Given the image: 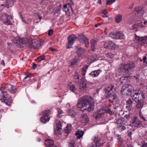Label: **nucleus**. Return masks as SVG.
<instances>
[{"label": "nucleus", "mask_w": 147, "mask_h": 147, "mask_svg": "<svg viewBox=\"0 0 147 147\" xmlns=\"http://www.w3.org/2000/svg\"><path fill=\"white\" fill-rule=\"evenodd\" d=\"M70 89L71 91L74 92L76 90V88L75 86L73 84H71L69 86Z\"/></svg>", "instance_id": "nucleus-42"}, {"label": "nucleus", "mask_w": 147, "mask_h": 147, "mask_svg": "<svg viewBox=\"0 0 147 147\" xmlns=\"http://www.w3.org/2000/svg\"><path fill=\"white\" fill-rule=\"evenodd\" d=\"M56 126L57 127V129L58 130L60 131V130H61L62 127L61 122H59L57 124Z\"/></svg>", "instance_id": "nucleus-41"}, {"label": "nucleus", "mask_w": 147, "mask_h": 147, "mask_svg": "<svg viewBox=\"0 0 147 147\" xmlns=\"http://www.w3.org/2000/svg\"><path fill=\"white\" fill-rule=\"evenodd\" d=\"M104 47L111 49H115L118 47L117 45L111 41L106 42L104 44Z\"/></svg>", "instance_id": "nucleus-13"}, {"label": "nucleus", "mask_w": 147, "mask_h": 147, "mask_svg": "<svg viewBox=\"0 0 147 147\" xmlns=\"http://www.w3.org/2000/svg\"><path fill=\"white\" fill-rule=\"evenodd\" d=\"M83 111L87 110L90 111H93L94 103L93 98L90 96H86L83 98Z\"/></svg>", "instance_id": "nucleus-2"}, {"label": "nucleus", "mask_w": 147, "mask_h": 147, "mask_svg": "<svg viewBox=\"0 0 147 147\" xmlns=\"http://www.w3.org/2000/svg\"><path fill=\"white\" fill-rule=\"evenodd\" d=\"M142 22H140L134 24L133 26V28L134 29L137 28L139 29L140 28H142L144 27V26L142 24Z\"/></svg>", "instance_id": "nucleus-26"}, {"label": "nucleus", "mask_w": 147, "mask_h": 147, "mask_svg": "<svg viewBox=\"0 0 147 147\" xmlns=\"http://www.w3.org/2000/svg\"><path fill=\"white\" fill-rule=\"evenodd\" d=\"M102 13L104 15H106L107 13V12L106 10H104L102 11Z\"/></svg>", "instance_id": "nucleus-60"}, {"label": "nucleus", "mask_w": 147, "mask_h": 147, "mask_svg": "<svg viewBox=\"0 0 147 147\" xmlns=\"http://www.w3.org/2000/svg\"><path fill=\"white\" fill-rule=\"evenodd\" d=\"M84 121V122H83V123H87L89 121L88 117L86 115H83V121Z\"/></svg>", "instance_id": "nucleus-39"}, {"label": "nucleus", "mask_w": 147, "mask_h": 147, "mask_svg": "<svg viewBox=\"0 0 147 147\" xmlns=\"http://www.w3.org/2000/svg\"><path fill=\"white\" fill-rule=\"evenodd\" d=\"M51 110H45L43 112V116L41 117L40 119V121L44 124L48 122L50 119V118L49 115L51 114Z\"/></svg>", "instance_id": "nucleus-8"}, {"label": "nucleus", "mask_w": 147, "mask_h": 147, "mask_svg": "<svg viewBox=\"0 0 147 147\" xmlns=\"http://www.w3.org/2000/svg\"><path fill=\"white\" fill-rule=\"evenodd\" d=\"M1 64L3 65V66H4L5 65V63L4 61L3 60H2L1 62Z\"/></svg>", "instance_id": "nucleus-64"}, {"label": "nucleus", "mask_w": 147, "mask_h": 147, "mask_svg": "<svg viewBox=\"0 0 147 147\" xmlns=\"http://www.w3.org/2000/svg\"><path fill=\"white\" fill-rule=\"evenodd\" d=\"M89 84L88 83L86 82L85 81H83V90L84 89V87L85 88H87L89 87Z\"/></svg>", "instance_id": "nucleus-45"}, {"label": "nucleus", "mask_w": 147, "mask_h": 147, "mask_svg": "<svg viewBox=\"0 0 147 147\" xmlns=\"http://www.w3.org/2000/svg\"><path fill=\"white\" fill-rule=\"evenodd\" d=\"M45 144L48 147H51L55 145L53 141L51 139H47L45 141Z\"/></svg>", "instance_id": "nucleus-17"}, {"label": "nucleus", "mask_w": 147, "mask_h": 147, "mask_svg": "<svg viewBox=\"0 0 147 147\" xmlns=\"http://www.w3.org/2000/svg\"><path fill=\"white\" fill-rule=\"evenodd\" d=\"M134 90V88L131 85L126 84L122 86L121 90V93L122 95L127 96L129 95L130 93L132 92Z\"/></svg>", "instance_id": "nucleus-6"}, {"label": "nucleus", "mask_w": 147, "mask_h": 147, "mask_svg": "<svg viewBox=\"0 0 147 147\" xmlns=\"http://www.w3.org/2000/svg\"><path fill=\"white\" fill-rule=\"evenodd\" d=\"M133 102L132 101L131 99H128L126 101L127 106L131 107Z\"/></svg>", "instance_id": "nucleus-34"}, {"label": "nucleus", "mask_w": 147, "mask_h": 147, "mask_svg": "<svg viewBox=\"0 0 147 147\" xmlns=\"http://www.w3.org/2000/svg\"><path fill=\"white\" fill-rule=\"evenodd\" d=\"M0 20L5 25H11L13 24L12 22V18L11 16L7 13H5L2 14L0 17Z\"/></svg>", "instance_id": "nucleus-5"}, {"label": "nucleus", "mask_w": 147, "mask_h": 147, "mask_svg": "<svg viewBox=\"0 0 147 147\" xmlns=\"http://www.w3.org/2000/svg\"><path fill=\"white\" fill-rule=\"evenodd\" d=\"M131 122L134 126L139 128L142 126V123L137 117H135L131 119Z\"/></svg>", "instance_id": "nucleus-11"}, {"label": "nucleus", "mask_w": 147, "mask_h": 147, "mask_svg": "<svg viewBox=\"0 0 147 147\" xmlns=\"http://www.w3.org/2000/svg\"><path fill=\"white\" fill-rule=\"evenodd\" d=\"M97 41L94 39H92L91 41V48L92 50L93 51L95 50V47L97 45Z\"/></svg>", "instance_id": "nucleus-23"}, {"label": "nucleus", "mask_w": 147, "mask_h": 147, "mask_svg": "<svg viewBox=\"0 0 147 147\" xmlns=\"http://www.w3.org/2000/svg\"><path fill=\"white\" fill-rule=\"evenodd\" d=\"M102 87L98 88V89H97L96 90V92L97 93H98L99 92V91L102 90Z\"/></svg>", "instance_id": "nucleus-57"}, {"label": "nucleus", "mask_w": 147, "mask_h": 147, "mask_svg": "<svg viewBox=\"0 0 147 147\" xmlns=\"http://www.w3.org/2000/svg\"><path fill=\"white\" fill-rule=\"evenodd\" d=\"M88 65L87 66V67H85V69H84V68H83V72L85 73L86 72V69L88 68Z\"/></svg>", "instance_id": "nucleus-62"}, {"label": "nucleus", "mask_w": 147, "mask_h": 147, "mask_svg": "<svg viewBox=\"0 0 147 147\" xmlns=\"http://www.w3.org/2000/svg\"><path fill=\"white\" fill-rule=\"evenodd\" d=\"M61 5H59V6H57V8L55 9V11L56 12H59L61 9Z\"/></svg>", "instance_id": "nucleus-49"}, {"label": "nucleus", "mask_w": 147, "mask_h": 147, "mask_svg": "<svg viewBox=\"0 0 147 147\" xmlns=\"http://www.w3.org/2000/svg\"><path fill=\"white\" fill-rule=\"evenodd\" d=\"M83 43L85 44L86 47L87 48L89 45V42L88 39L85 36L83 35Z\"/></svg>", "instance_id": "nucleus-29"}, {"label": "nucleus", "mask_w": 147, "mask_h": 147, "mask_svg": "<svg viewBox=\"0 0 147 147\" xmlns=\"http://www.w3.org/2000/svg\"><path fill=\"white\" fill-rule=\"evenodd\" d=\"M75 50L78 55L80 57L83 53V49L82 48L80 45H78L75 49Z\"/></svg>", "instance_id": "nucleus-20"}, {"label": "nucleus", "mask_w": 147, "mask_h": 147, "mask_svg": "<svg viewBox=\"0 0 147 147\" xmlns=\"http://www.w3.org/2000/svg\"><path fill=\"white\" fill-rule=\"evenodd\" d=\"M71 125L70 124H68L65 127V129H64L63 131L64 135L66 136H68L69 134L70 133L71 131Z\"/></svg>", "instance_id": "nucleus-15"}, {"label": "nucleus", "mask_w": 147, "mask_h": 147, "mask_svg": "<svg viewBox=\"0 0 147 147\" xmlns=\"http://www.w3.org/2000/svg\"><path fill=\"white\" fill-rule=\"evenodd\" d=\"M77 36L74 34H72L69 35L68 37V43L66 46L67 49H70L72 48V45L74 43L75 40L77 39Z\"/></svg>", "instance_id": "nucleus-9"}, {"label": "nucleus", "mask_w": 147, "mask_h": 147, "mask_svg": "<svg viewBox=\"0 0 147 147\" xmlns=\"http://www.w3.org/2000/svg\"><path fill=\"white\" fill-rule=\"evenodd\" d=\"M116 88L114 86L111 85L106 88L105 96L108 98L109 101L111 102H116L118 100V98L116 94Z\"/></svg>", "instance_id": "nucleus-1"}, {"label": "nucleus", "mask_w": 147, "mask_h": 147, "mask_svg": "<svg viewBox=\"0 0 147 147\" xmlns=\"http://www.w3.org/2000/svg\"><path fill=\"white\" fill-rule=\"evenodd\" d=\"M14 2V0H6L5 7L7 8L12 7Z\"/></svg>", "instance_id": "nucleus-21"}, {"label": "nucleus", "mask_w": 147, "mask_h": 147, "mask_svg": "<svg viewBox=\"0 0 147 147\" xmlns=\"http://www.w3.org/2000/svg\"><path fill=\"white\" fill-rule=\"evenodd\" d=\"M79 61L78 60H77V59H75L74 60V61L72 62L71 63V64H70V66L71 67H74L75 65L76 64V63L78 61Z\"/></svg>", "instance_id": "nucleus-40"}, {"label": "nucleus", "mask_w": 147, "mask_h": 147, "mask_svg": "<svg viewBox=\"0 0 147 147\" xmlns=\"http://www.w3.org/2000/svg\"><path fill=\"white\" fill-rule=\"evenodd\" d=\"M32 45L31 46L30 45V46L33 48V49H34L38 47L39 46L38 41L37 40H32Z\"/></svg>", "instance_id": "nucleus-25"}, {"label": "nucleus", "mask_w": 147, "mask_h": 147, "mask_svg": "<svg viewBox=\"0 0 147 147\" xmlns=\"http://www.w3.org/2000/svg\"><path fill=\"white\" fill-rule=\"evenodd\" d=\"M124 34L122 32H111L109 35V36L113 39H122L124 37Z\"/></svg>", "instance_id": "nucleus-10"}, {"label": "nucleus", "mask_w": 147, "mask_h": 147, "mask_svg": "<svg viewBox=\"0 0 147 147\" xmlns=\"http://www.w3.org/2000/svg\"><path fill=\"white\" fill-rule=\"evenodd\" d=\"M124 119L123 118H121L118 119L115 123L118 126H120L122 125H126Z\"/></svg>", "instance_id": "nucleus-22"}, {"label": "nucleus", "mask_w": 147, "mask_h": 147, "mask_svg": "<svg viewBox=\"0 0 147 147\" xmlns=\"http://www.w3.org/2000/svg\"><path fill=\"white\" fill-rule=\"evenodd\" d=\"M93 142H94L100 146L103 144V143L102 142L101 139L99 137L98 135L94 137Z\"/></svg>", "instance_id": "nucleus-16"}, {"label": "nucleus", "mask_w": 147, "mask_h": 147, "mask_svg": "<svg viewBox=\"0 0 147 147\" xmlns=\"http://www.w3.org/2000/svg\"><path fill=\"white\" fill-rule=\"evenodd\" d=\"M147 38V36H145L140 37L139 40L141 41L146 40Z\"/></svg>", "instance_id": "nucleus-52"}, {"label": "nucleus", "mask_w": 147, "mask_h": 147, "mask_svg": "<svg viewBox=\"0 0 147 147\" xmlns=\"http://www.w3.org/2000/svg\"><path fill=\"white\" fill-rule=\"evenodd\" d=\"M144 104V101H138L136 107L137 109H140L143 107Z\"/></svg>", "instance_id": "nucleus-27"}, {"label": "nucleus", "mask_w": 147, "mask_h": 147, "mask_svg": "<svg viewBox=\"0 0 147 147\" xmlns=\"http://www.w3.org/2000/svg\"><path fill=\"white\" fill-rule=\"evenodd\" d=\"M28 40H29L27 39V38H24L21 39L20 42L23 44H26V43L27 44V41Z\"/></svg>", "instance_id": "nucleus-37"}, {"label": "nucleus", "mask_w": 147, "mask_h": 147, "mask_svg": "<svg viewBox=\"0 0 147 147\" xmlns=\"http://www.w3.org/2000/svg\"><path fill=\"white\" fill-rule=\"evenodd\" d=\"M32 40H28L27 41V45L28 46V47L30 48L33 49V48L32 47H30V46H31L32 45Z\"/></svg>", "instance_id": "nucleus-43"}, {"label": "nucleus", "mask_w": 147, "mask_h": 147, "mask_svg": "<svg viewBox=\"0 0 147 147\" xmlns=\"http://www.w3.org/2000/svg\"><path fill=\"white\" fill-rule=\"evenodd\" d=\"M107 112L110 114H112L113 113L111 111L110 109H108L106 110Z\"/></svg>", "instance_id": "nucleus-55"}, {"label": "nucleus", "mask_w": 147, "mask_h": 147, "mask_svg": "<svg viewBox=\"0 0 147 147\" xmlns=\"http://www.w3.org/2000/svg\"><path fill=\"white\" fill-rule=\"evenodd\" d=\"M142 147H147V143L145 142L142 145Z\"/></svg>", "instance_id": "nucleus-59"}, {"label": "nucleus", "mask_w": 147, "mask_h": 147, "mask_svg": "<svg viewBox=\"0 0 147 147\" xmlns=\"http://www.w3.org/2000/svg\"><path fill=\"white\" fill-rule=\"evenodd\" d=\"M83 88V82H81L80 84L79 87V89L81 90V91L82 92V91Z\"/></svg>", "instance_id": "nucleus-54"}, {"label": "nucleus", "mask_w": 147, "mask_h": 147, "mask_svg": "<svg viewBox=\"0 0 147 147\" xmlns=\"http://www.w3.org/2000/svg\"><path fill=\"white\" fill-rule=\"evenodd\" d=\"M67 113L69 115L73 117H74L76 115V113L71 109H69L67 111Z\"/></svg>", "instance_id": "nucleus-30"}, {"label": "nucleus", "mask_w": 147, "mask_h": 147, "mask_svg": "<svg viewBox=\"0 0 147 147\" xmlns=\"http://www.w3.org/2000/svg\"><path fill=\"white\" fill-rule=\"evenodd\" d=\"M102 72V70L100 69H98L91 72L89 75L92 77H95L98 76L99 74Z\"/></svg>", "instance_id": "nucleus-18"}, {"label": "nucleus", "mask_w": 147, "mask_h": 147, "mask_svg": "<svg viewBox=\"0 0 147 147\" xmlns=\"http://www.w3.org/2000/svg\"><path fill=\"white\" fill-rule=\"evenodd\" d=\"M100 146V145L97 144L94 142H93L92 145L90 146H88V147H99Z\"/></svg>", "instance_id": "nucleus-44"}, {"label": "nucleus", "mask_w": 147, "mask_h": 147, "mask_svg": "<svg viewBox=\"0 0 147 147\" xmlns=\"http://www.w3.org/2000/svg\"><path fill=\"white\" fill-rule=\"evenodd\" d=\"M101 23H98V24H96L94 26L96 28H97L98 27V26H99L101 25Z\"/></svg>", "instance_id": "nucleus-61"}, {"label": "nucleus", "mask_w": 147, "mask_h": 147, "mask_svg": "<svg viewBox=\"0 0 147 147\" xmlns=\"http://www.w3.org/2000/svg\"><path fill=\"white\" fill-rule=\"evenodd\" d=\"M77 106L78 110L82 111V109L83 107V97L80 98L78 101Z\"/></svg>", "instance_id": "nucleus-19"}, {"label": "nucleus", "mask_w": 147, "mask_h": 147, "mask_svg": "<svg viewBox=\"0 0 147 147\" xmlns=\"http://www.w3.org/2000/svg\"><path fill=\"white\" fill-rule=\"evenodd\" d=\"M58 112V114H57V116L59 117H61L62 116V114H63V112L62 110L60 109H57Z\"/></svg>", "instance_id": "nucleus-36"}, {"label": "nucleus", "mask_w": 147, "mask_h": 147, "mask_svg": "<svg viewBox=\"0 0 147 147\" xmlns=\"http://www.w3.org/2000/svg\"><path fill=\"white\" fill-rule=\"evenodd\" d=\"M77 38L80 43H83V34H81L78 35Z\"/></svg>", "instance_id": "nucleus-38"}, {"label": "nucleus", "mask_w": 147, "mask_h": 147, "mask_svg": "<svg viewBox=\"0 0 147 147\" xmlns=\"http://www.w3.org/2000/svg\"><path fill=\"white\" fill-rule=\"evenodd\" d=\"M106 56L109 58H113L114 57V55L111 53H108L106 54Z\"/></svg>", "instance_id": "nucleus-47"}, {"label": "nucleus", "mask_w": 147, "mask_h": 147, "mask_svg": "<svg viewBox=\"0 0 147 147\" xmlns=\"http://www.w3.org/2000/svg\"><path fill=\"white\" fill-rule=\"evenodd\" d=\"M1 90L2 93L0 94V100L1 102H4L5 104L8 106L10 105L11 103V97L7 94L5 89L2 90L1 88H0V90Z\"/></svg>", "instance_id": "nucleus-4"}, {"label": "nucleus", "mask_w": 147, "mask_h": 147, "mask_svg": "<svg viewBox=\"0 0 147 147\" xmlns=\"http://www.w3.org/2000/svg\"><path fill=\"white\" fill-rule=\"evenodd\" d=\"M124 125H122L119 126L117 127V129L119 130L120 132H121L125 129L126 127Z\"/></svg>", "instance_id": "nucleus-35"}, {"label": "nucleus", "mask_w": 147, "mask_h": 147, "mask_svg": "<svg viewBox=\"0 0 147 147\" xmlns=\"http://www.w3.org/2000/svg\"><path fill=\"white\" fill-rule=\"evenodd\" d=\"M45 59V56L44 55H42L38 57L37 58V60L38 61H40L43 60Z\"/></svg>", "instance_id": "nucleus-46"}, {"label": "nucleus", "mask_w": 147, "mask_h": 147, "mask_svg": "<svg viewBox=\"0 0 147 147\" xmlns=\"http://www.w3.org/2000/svg\"><path fill=\"white\" fill-rule=\"evenodd\" d=\"M76 141L74 140H71L69 143L68 147H76Z\"/></svg>", "instance_id": "nucleus-28"}, {"label": "nucleus", "mask_w": 147, "mask_h": 147, "mask_svg": "<svg viewBox=\"0 0 147 147\" xmlns=\"http://www.w3.org/2000/svg\"><path fill=\"white\" fill-rule=\"evenodd\" d=\"M75 82H78L79 81V78L78 76H74Z\"/></svg>", "instance_id": "nucleus-48"}, {"label": "nucleus", "mask_w": 147, "mask_h": 147, "mask_svg": "<svg viewBox=\"0 0 147 147\" xmlns=\"http://www.w3.org/2000/svg\"><path fill=\"white\" fill-rule=\"evenodd\" d=\"M5 88V91L8 90L11 93H14L16 91V88L15 86H12L10 84L5 85L1 88L2 89Z\"/></svg>", "instance_id": "nucleus-12"}, {"label": "nucleus", "mask_w": 147, "mask_h": 147, "mask_svg": "<svg viewBox=\"0 0 147 147\" xmlns=\"http://www.w3.org/2000/svg\"><path fill=\"white\" fill-rule=\"evenodd\" d=\"M132 132L131 131H130L128 134V136L131 138V135L132 134Z\"/></svg>", "instance_id": "nucleus-56"}, {"label": "nucleus", "mask_w": 147, "mask_h": 147, "mask_svg": "<svg viewBox=\"0 0 147 147\" xmlns=\"http://www.w3.org/2000/svg\"><path fill=\"white\" fill-rule=\"evenodd\" d=\"M95 57V55L93 56H90V61L92 62L96 61V59H94Z\"/></svg>", "instance_id": "nucleus-51"}, {"label": "nucleus", "mask_w": 147, "mask_h": 147, "mask_svg": "<svg viewBox=\"0 0 147 147\" xmlns=\"http://www.w3.org/2000/svg\"><path fill=\"white\" fill-rule=\"evenodd\" d=\"M135 67V63L133 61H130L127 64H120L119 66V70L121 72L127 73L132 71Z\"/></svg>", "instance_id": "nucleus-3"}, {"label": "nucleus", "mask_w": 147, "mask_h": 147, "mask_svg": "<svg viewBox=\"0 0 147 147\" xmlns=\"http://www.w3.org/2000/svg\"><path fill=\"white\" fill-rule=\"evenodd\" d=\"M37 67V65L36 64L33 63V68L34 69H35Z\"/></svg>", "instance_id": "nucleus-63"}, {"label": "nucleus", "mask_w": 147, "mask_h": 147, "mask_svg": "<svg viewBox=\"0 0 147 147\" xmlns=\"http://www.w3.org/2000/svg\"><path fill=\"white\" fill-rule=\"evenodd\" d=\"M76 136L77 139H80L83 136V131L78 130L76 133Z\"/></svg>", "instance_id": "nucleus-24"}, {"label": "nucleus", "mask_w": 147, "mask_h": 147, "mask_svg": "<svg viewBox=\"0 0 147 147\" xmlns=\"http://www.w3.org/2000/svg\"><path fill=\"white\" fill-rule=\"evenodd\" d=\"M146 56H144L142 59V61L144 63H145V62L146 63Z\"/></svg>", "instance_id": "nucleus-58"}, {"label": "nucleus", "mask_w": 147, "mask_h": 147, "mask_svg": "<svg viewBox=\"0 0 147 147\" xmlns=\"http://www.w3.org/2000/svg\"><path fill=\"white\" fill-rule=\"evenodd\" d=\"M132 76H131L129 74L123 75L120 79V81L121 83H125L128 82L131 78Z\"/></svg>", "instance_id": "nucleus-14"}, {"label": "nucleus", "mask_w": 147, "mask_h": 147, "mask_svg": "<svg viewBox=\"0 0 147 147\" xmlns=\"http://www.w3.org/2000/svg\"><path fill=\"white\" fill-rule=\"evenodd\" d=\"M115 19L116 22L118 23H119L122 20V16L121 15H118L115 17Z\"/></svg>", "instance_id": "nucleus-31"}, {"label": "nucleus", "mask_w": 147, "mask_h": 147, "mask_svg": "<svg viewBox=\"0 0 147 147\" xmlns=\"http://www.w3.org/2000/svg\"><path fill=\"white\" fill-rule=\"evenodd\" d=\"M131 97L133 99H134L135 102L143 101L145 98L144 93L140 90L136 91L134 95L132 96Z\"/></svg>", "instance_id": "nucleus-7"}, {"label": "nucleus", "mask_w": 147, "mask_h": 147, "mask_svg": "<svg viewBox=\"0 0 147 147\" xmlns=\"http://www.w3.org/2000/svg\"><path fill=\"white\" fill-rule=\"evenodd\" d=\"M69 1V3L68 4V5L70 7L72 12L73 11V7L74 6V3L73 0H68Z\"/></svg>", "instance_id": "nucleus-32"}, {"label": "nucleus", "mask_w": 147, "mask_h": 147, "mask_svg": "<svg viewBox=\"0 0 147 147\" xmlns=\"http://www.w3.org/2000/svg\"><path fill=\"white\" fill-rule=\"evenodd\" d=\"M115 0H107V5H110L113 3L115 1Z\"/></svg>", "instance_id": "nucleus-50"}, {"label": "nucleus", "mask_w": 147, "mask_h": 147, "mask_svg": "<svg viewBox=\"0 0 147 147\" xmlns=\"http://www.w3.org/2000/svg\"><path fill=\"white\" fill-rule=\"evenodd\" d=\"M53 32V30L52 29L50 30L48 32V35L49 36H51Z\"/></svg>", "instance_id": "nucleus-53"}, {"label": "nucleus", "mask_w": 147, "mask_h": 147, "mask_svg": "<svg viewBox=\"0 0 147 147\" xmlns=\"http://www.w3.org/2000/svg\"><path fill=\"white\" fill-rule=\"evenodd\" d=\"M104 114V113H103L100 112H97L96 113L94 114V117L96 119H97L101 117Z\"/></svg>", "instance_id": "nucleus-33"}]
</instances>
